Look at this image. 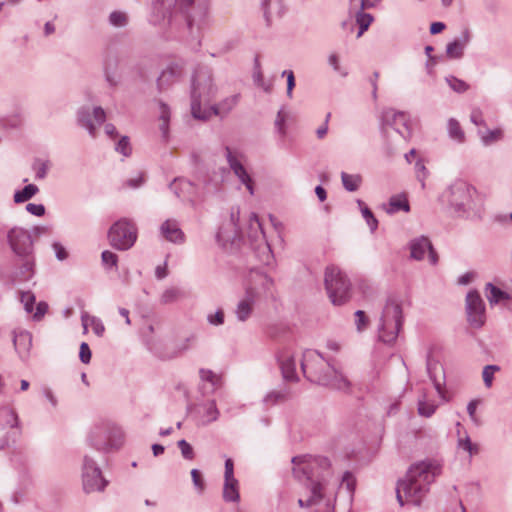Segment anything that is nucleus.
Wrapping results in <instances>:
<instances>
[{"label":"nucleus","instance_id":"f257e3e1","mask_svg":"<svg viewBox=\"0 0 512 512\" xmlns=\"http://www.w3.org/2000/svg\"><path fill=\"white\" fill-rule=\"evenodd\" d=\"M305 378L315 384L338 390H346L350 383L322 354L316 350H306L301 360Z\"/></svg>","mask_w":512,"mask_h":512},{"label":"nucleus","instance_id":"f03ea898","mask_svg":"<svg viewBox=\"0 0 512 512\" xmlns=\"http://www.w3.org/2000/svg\"><path fill=\"white\" fill-rule=\"evenodd\" d=\"M441 474V465L434 460H425L412 465L405 479L400 480V489L407 502L420 506L429 491V486Z\"/></svg>","mask_w":512,"mask_h":512},{"label":"nucleus","instance_id":"7ed1b4c3","mask_svg":"<svg viewBox=\"0 0 512 512\" xmlns=\"http://www.w3.org/2000/svg\"><path fill=\"white\" fill-rule=\"evenodd\" d=\"M441 201L449 205L458 217H480L484 198L471 184L456 180L441 194Z\"/></svg>","mask_w":512,"mask_h":512},{"label":"nucleus","instance_id":"20e7f679","mask_svg":"<svg viewBox=\"0 0 512 512\" xmlns=\"http://www.w3.org/2000/svg\"><path fill=\"white\" fill-rule=\"evenodd\" d=\"M216 91L211 70L207 67L196 69L191 84V113L195 119L207 120L211 117V112L203 110L201 104L210 102Z\"/></svg>","mask_w":512,"mask_h":512},{"label":"nucleus","instance_id":"39448f33","mask_svg":"<svg viewBox=\"0 0 512 512\" xmlns=\"http://www.w3.org/2000/svg\"><path fill=\"white\" fill-rule=\"evenodd\" d=\"M157 5L164 18L168 17L171 20L180 15L189 29L199 25L206 15V7L195 4L194 0H157Z\"/></svg>","mask_w":512,"mask_h":512},{"label":"nucleus","instance_id":"423d86ee","mask_svg":"<svg viewBox=\"0 0 512 512\" xmlns=\"http://www.w3.org/2000/svg\"><path fill=\"white\" fill-rule=\"evenodd\" d=\"M403 313L401 304L394 298H389L383 308L378 326L379 341L393 344L402 329Z\"/></svg>","mask_w":512,"mask_h":512},{"label":"nucleus","instance_id":"0eeeda50","mask_svg":"<svg viewBox=\"0 0 512 512\" xmlns=\"http://www.w3.org/2000/svg\"><path fill=\"white\" fill-rule=\"evenodd\" d=\"M324 284L331 303L335 306L346 304L351 298V282L336 266L325 270Z\"/></svg>","mask_w":512,"mask_h":512},{"label":"nucleus","instance_id":"6e6552de","mask_svg":"<svg viewBox=\"0 0 512 512\" xmlns=\"http://www.w3.org/2000/svg\"><path fill=\"white\" fill-rule=\"evenodd\" d=\"M294 464L293 473L298 479L305 478L307 481L323 479L324 473L330 468V461L324 456H295L292 458Z\"/></svg>","mask_w":512,"mask_h":512},{"label":"nucleus","instance_id":"1a4fd4ad","mask_svg":"<svg viewBox=\"0 0 512 512\" xmlns=\"http://www.w3.org/2000/svg\"><path fill=\"white\" fill-rule=\"evenodd\" d=\"M88 440L96 450L106 451L110 448H118L121 445L123 432L117 425L103 422L91 430Z\"/></svg>","mask_w":512,"mask_h":512},{"label":"nucleus","instance_id":"9d476101","mask_svg":"<svg viewBox=\"0 0 512 512\" xmlns=\"http://www.w3.org/2000/svg\"><path fill=\"white\" fill-rule=\"evenodd\" d=\"M137 239L134 223L126 218L116 221L108 231V240L112 247L125 251L130 249Z\"/></svg>","mask_w":512,"mask_h":512},{"label":"nucleus","instance_id":"9b49d317","mask_svg":"<svg viewBox=\"0 0 512 512\" xmlns=\"http://www.w3.org/2000/svg\"><path fill=\"white\" fill-rule=\"evenodd\" d=\"M21 435L19 417L10 407H0V450L15 443Z\"/></svg>","mask_w":512,"mask_h":512},{"label":"nucleus","instance_id":"f8f14e48","mask_svg":"<svg viewBox=\"0 0 512 512\" xmlns=\"http://www.w3.org/2000/svg\"><path fill=\"white\" fill-rule=\"evenodd\" d=\"M82 484L86 493L102 492L108 485V481L103 478L96 462L87 455H85L83 459Z\"/></svg>","mask_w":512,"mask_h":512},{"label":"nucleus","instance_id":"ddd939ff","mask_svg":"<svg viewBox=\"0 0 512 512\" xmlns=\"http://www.w3.org/2000/svg\"><path fill=\"white\" fill-rule=\"evenodd\" d=\"M7 241L12 251L19 257L32 256L33 241L28 230L13 227L7 232Z\"/></svg>","mask_w":512,"mask_h":512},{"label":"nucleus","instance_id":"4468645a","mask_svg":"<svg viewBox=\"0 0 512 512\" xmlns=\"http://www.w3.org/2000/svg\"><path fill=\"white\" fill-rule=\"evenodd\" d=\"M381 124L383 130L392 127L405 140L411 137L409 117L405 112L396 111L393 108H386L381 113Z\"/></svg>","mask_w":512,"mask_h":512},{"label":"nucleus","instance_id":"2eb2a0df","mask_svg":"<svg viewBox=\"0 0 512 512\" xmlns=\"http://www.w3.org/2000/svg\"><path fill=\"white\" fill-rule=\"evenodd\" d=\"M466 314L469 324L476 329L481 328L486 320L485 303L476 290L466 295Z\"/></svg>","mask_w":512,"mask_h":512},{"label":"nucleus","instance_id":"dca6fc26","mask_svg":"<svg viewBox=\"0 0 512 512\" xmlns=\"http://www.w3.org/2000/svg\"><path fill=\"white\" fill-rule=\"evenodd\" d=\"M410 251L411 257L415 260L424 259L428 252L429 262L432 265H436L438 263V255L427 237L421 236L412 240L410 243Z\"/></svg>","mask_w":512,"mask_h":512},{"label":"nucleus","instance_id":"f3484780","mask_svg":"<svg viewBox=\"0 0 512 512\" xmlns=\"http://www.w3.org/2000/svg\"><path fill=\"white\" fill-rule=\"evenodd\" d=\"M258 296V292L253 287L246 289L245 296L238 302L235 314L239 321H246L253 312V307Z\"/></svg>","mask_w":512,"mask_h":512},{"label":"nucleus","instance_id":"a211bd4d","mask_svg":"<svg viewBox=\"0 0 512 512\" xmlns=\"http://www.w3.org/2000/svg\"><path fill=\"white\" fill-rule=\"evenodd\" d=\"M261 8L268 25L274 20L280 19L286 11L283 0H262Z\"/></svg>","mask_w":512,"mask_h":512},{"label":"nucleus","instance_id":"6ab92c4d","mask_svg":"<svg viewBox=\"0 0 512 512\" xmlns=\"http://www.w3.org/2000/svg\"><path fill=\"white\" fill-rule=\"evenodd\" d=\"M250 229L255 230L256 232L260 233V235L263 239V243L259 245V249L261 250L260 260L265 265H269L272 262L273 254L270 249V246L268 245V243L265 240V235H264V232L262 229V225L259 221L257 214H255V213H252L250 216Z\"/></svg>","mask_w":512,"mask_h":512},{"label":"nucleus","instance_id":"aec40b11","mask_svg":"<svg viewBox=\"0 0 512 512\" xmlns=\"http://www.w3.org/2000/svg\"><path fill=\"white\" fill-rule=\"evenodd\" d=\"M278 361L283 378L287 381H298L294 356L286 351L279 355Z\"/></svg>","mask_w":512,"mask_h":512},{"label":"nucleus","instance_id":"412c9836","mask_svg":"<svg viewBox=\"0 0 512 512\" xmlns=\"http://www.w3.org/2000/svg\"><path fill=\"white\" fill-rule=\"evenodd\" d=\"M183 74V67L179 64H171L166 67L157 79V85L160 90L167 88L170 84L177 81Z\"/></svg>","mask_w":512,"mask_h":512},{"label":"nucleus","instance_id":"4be33fe9","mask_svg":"<svg viewBox=\"0 0 512 512\" xmlns=\"http://www.w3.org/2000/svg\"><path fill=\"white\" fill-rule=\"evenodd\" d=\"M162 236L173 243H183L184 233L175 220H166L160 227Z\"/></svg>","mask_w":512,"mask_h":512},{"label":"nucleus","instance_id":"5701e85b","mask_svg":"<svg viewBox=\"0 0 512 512\" xmlns=\"http://www.w3.org/2000/svg\"><path fill=\"white\" fill-rule=\"evenodd\" d=\"M23 262L21 266L13 273L12 281L14 283H22L29 281L34 275V258L33 256L21 257Z\"/></svg>","mask_w":512,"mask_h":512},{"label":"nucleus","instance_id":"b1692460","mask_svg":"<svg viewBox=\"0 0 512 512\" xmlns=\"http://www.w3.org/2000/svg\"><path fill=\"white\" fill-rule=\"evenodd\" d=\"M470 41V32L466 29L462 32V35L459 39H455L454 41L447 44L446 54L449 58L459 59L463 55V50L465 46Z\"/></svg>","mask_w":512,"mask_h":512},{"label":"nucleus","instance_id":"393cba45","mask_svg":"<svg viewBox=\"0 0 512 512\" xmlns=\"http://www.w3.org/2000/svg\"><path fill=\"white\" fill-rule=\"evenodd\" d=\"M170 189L178 198L190 199L195 193V187L192 182L184 178H177L170 184Z\"/></svg>","mask_w":512,"mask_h":512},{"label":"nucleus","instance_id":"a878e982","mask_svg":"<svg viewBox=\"0 0 512 512\" xmlns=\"http://www.w3.org/2000/svg\"><path fill=\"white\" fill-rule=\"evenodd\" d=\"M13 343L18 354L25 356L32 346V335L28 331L15 332Z\"/></svg>","mask_w":512,"mask_h":512},{"label":"nucleus","instance_id":"bb28decb","mask_svg":"<svg viewBox=\"0 0 512 512\" xmlns=\"http://www.w3.org/2000/svg\"><path fill=\"white\" fill-rule=\"evenodd\" d=\"M365 9L352 8L349 5V14H355L356 24L359 26L357 37H361L363 33L369 28L374 18L370 13L364 12Z\"/></svg>","mask_w":512,"mask_h":512},{"label":"nucleus","instance_id":"cd10ccee","mask_svg":"<svg viewBox=\"0 0 512 512\" xmlns=\"http://www.w3.org/2000/svg\"><path fill=\"white\" fill-rule=\"evenodd\" d=\"M224 149L227 163L230 169L233 171V173L235 175L239 173L243 174V170L245 169L242 163V160L244 158L243 154L236 150H232L229 146H225Z\"/></svg>","mask_w":512,"mask_h":512},{"label":"nucleus","instance_id":"c85d7f7f","mask_svg":"<svg viewBox=\"0 0 512 512\" xmlns=\"http://www.w3.org/2000/svg\"><path fill=\"white\" fill-rule=\"evenodd\" d=\"M81 322L83 326L84 333H87L88 326L90 325L92 327L93 332L99 336L102 337L105 332V326L102 323V321L95 317L90 316L87 312H83L81 314Z\"/></svg>","mask_w":512,"mask_h":512},{"label":"nucleus","instance_id":"c756f323","mask_svg":"<svg viewBox=\"0 0 512 512\" xmlns=\"http://www.w3.org/2000/svg\"><path fill=\"white\" fill-rule=\"evenodd\" d=\"M199 413H201L203 424H210L216 421L220 414L216 406V402L214 400L208 401L200 405Z\"/></svg>","mask_w":512,"mask_h":512},{"label":"nucleus","instance_id":"7c9ffc66","mask_svg":"<svg viewBox=\"0 0 512 512\" xmlns=\"http://www.w3.org/2000/svg\"><path fill=\"white\" fill-rule=\"evenodd\" d=\"M239 94H235L225 98L218 105L212 106L207 111L211 112V115H227L238 103Z\"/></svg>","mask_w":512,"mask_h":512},{"label":"nucleus","instance_id":"2f4dec72","mask_svg":"<svg viewBox=\"0 0 512 512\" xmlns=\"http://www.w3.org/2000/svg\"><path fill=\"white\" fill-rule=\"evenodd\" d=\"M222 496L225 502L238 503L240 501L239 484L237 479H234V481H230V479L224 480Z\"/></svg>","mask_w":512,"mask_h":512},{"label":"nucleus","instance_id":"473e14b6","mask_svg":"<svg viewBox=\"0 0 512 512\" xmlns=\"http://www.w3.org/2000/svg\"><path fill=\"white\" fill-rule=\"evenodd\" d=\"M77 120H78V124L81 127L87 129V131L89 132V134L92 137L96 136V126L94 125V123L91 119V113H90L89 108L83 107V108L79 109V111L77 113Z\"/></svg>","mask_w":512,"mask_h":512},{"label":"nucleus","instance_id":"72a5a7b5","mask_svg":"<svg viewBox=\"0 0 512 512\" xmlns=\"http://www.w3.org/2000/svg\"><path fill=\"white\" fill-rule=\"evenodd\" d=\"M400 210L409 212L410 206L405 195L392 196L389 200L386 212L388 214H394Z\"/></svg>","mask_w":512,"mask_h":512},{"label":"nucleus","instance_id":"f704fd0d","mask_svg":"<svg viewBox=\"0 0 512 512\" xmlns=\"http://www.w3.org/2000/svg\"><path fill=\"white\" fill-rule=\"evenodd\" d=\"M485 295L490 305L499 303L501 300H507L508 294L492 283H487L485 287Z\"/></svg>","mask_w":512,"mask_h":512},{"label":"nucleus","instance_id":"c9c22d12","mask_svg":"<svg viewBox=\"0 0 512 512\" xmlns=\"http://www.w3.org/2000/svg\"><path fill=\"white\" fill-rule=\"evenodd\" d=\"M343 187L349 192L357 191L362 183V177L359 174L341 173Z\"/></svg>","mask_w":512,"mask_h":512},{"label":"nucleus","instance_id":"e433bc0d","mask_svg":"<svg viewBox=\"0 0 512 512\" xmlns=\"http://www.w3.org/2000/svg\"><path fill=\"white\" fill-rule=\"evenodd\" d=\"M117 60L110 59L105 63V78L110 86H117L120 81V76L116 72Z\"/></svg>","mask_w":512,"mask_h":512},{"label":"nucleus","instance_id":"4c0bfd02","mask_svg":"<svg viewBox=\"0 0 512 512\" xmlns=\"http://www.w3.org/2000/svg\"><path fill=\"white\" fill-rule=\"evenodd\" d=\"M253 81L254 83L262 88L266 93H270L272 90V85L270 83H266L264 81L263 73L261 71V65L259 58L256 57L254 60V72H253Z\"/></svg>","mask_w":512,"mask_h":512},{"label":"nucleus","instance_id":"58836bf2","mask_svg":"<svg viewBox=\"0 0 512 512\" xmlns=\"http://www.w3.org/2000/svg\"><path fill=\"white\" fill-rule=\"evenodd\" d=\"M39 191L38 187L34 184L26 185L22 190L16 191L14 194L15 203H23L31 199Z\"/></svg>","mask_w":512,"mask_h":512},{"label":"nucleus","instance_id":"ea45409f","mask_svg":"<svg viewBox=\"0 0 512 512\" xmlns=\"http://www.w3.org/2000/svg\"><path fill=\"white\" fill-rule=\"evenodd\" d=\"M448 133L450 138L459 143H462L465 140V133L462 130L459 122L454 118H450L448 121Z\"/></svg>","mask_w":512,"mask_h":512},{"label":"nucleus","instance_id":"a19ab883","mask_svg":"<svg viewBox=\"0 0 512 512\" xmlns=\"http://www.w3.org/2000/svg\"><path fill=\"white\" fill-rule=\"evenodd\" d=\"M323 479H314L309 480V489L311 492V495L309 498L313 499L314 502L317 504L323 499Z\"/></svg>","mask_w":512,"mask_h":512},{"label":"nucleus","instance_id":"79ce46f5","mask_svg":"<svg viewBox=\"0 0 512 512\" xmlns=\"http://www.w3.org/2000/svg\"><path fill=\"white\" fill-rule=\"evenodd\" d=\"M357 203L361 209L362 216L366 220L367 225L369 226L370 230L374 232L378 227V220L362 200H357Z\"/></svg>","mask_w":512,"mask_h":512},{"label":"nucleus","instance_id":"37998d69","mask_svg":"<svg viewBox=\"0 0 512 512\" xmlns=\"http://www.w3.org/2000/svg\"><path fill=\"white\" fill-rule=\"evenodd\" d=\"M182 296H183V292L180 289H178L176 287H171V288L166 289L162 293L160 301L162 304H170V303L176 302Z\"/></svg>","mask_w":512,"mask_h":512},{"label":"nucleus","instance_id":"c03bdc74","mask_svg":"<svg viewBox=\"0 0 512 512\" xmlns=\"http://www.w3.org/2000/svg\"><path fill=\"white\" fill-rule=\"evenodd\" d=\"M458 447L467 451L470 456H473L479 452V446L472 443L470 437L466 434L464 438L458 439Z\"/></svg>","mask_w":512,"mask_h":512},{"label":"nucleus","instance_id":"a18cd8bd","mask_svg":"<svg viewBox=\"0 0 512 512\" xmlns=\"http://www.w3.org/2000/svg\"><path fill=\"white\" fill-rule=\"evenodd\" d=\"M109 23L114 27H124L128 23V16L122 11H113L109 15Z\"/></svg>","mask_w":512,"mask_h":512},{"label":"nucleus","instance_id":"49530a36","mask_svg":"<svg viewBox=\"0 0 512 512\" xmlns=\"http://www.w3.org/2000/svg\"><path fill=\"white\" fill-rule=\"evenodd\" d=\"M446 82L449 85V87L457 93H464L469 88V85L466 82H464L461 79H458L455 76L446 77Z\"/></svg>","mask_w":512,"mask_h":512},{"label":"nucleus","instance_id":"de8ad7c7","mask_svg":"<svg viewBox=\"0 0 512 512\" xmlns=\"http://www.w3.org/2000/svg\"><path fill=\"white\" fill-rule=\"evenodd\" d=\"M159 108H160V120L162 121V123L160 124V130L163 132L164 135H166L167 130H168V123L170 120V109L166 104H164L162 102H160Z\"/></svg>","mask_w":512,"mask_h":512},{"label":"nucleus","instance_id":"09e8293b","mask_svg":"<svg viewBox=\"0 0 512 512\" xmlns=\"http://www.w3.org/2000/svg\"><path fill=\"white\" fill-rule=\"evenodd\" d=\"M20 301L21 303H23L24 308L28 313H31L33 311L36 298L31 291H22L20 293Z\"/></svg>","mask_w":512,"mask_h":512},{"label":"nucleus","instance_id":"8fccbe9b","mask_svg":"<svg viewBox=\"0 0 512 512\" xmlns=\"http://www.w3.org/2000/svg\"><path fill=\"white\" fill-rule=\"evenodd\" d=\"M499 370H500V367L497 365H487L484 367V369L482 371V377H483L484 384L487 388H490L492 386L494 373Z\"/></svg>","mask_w":512,"mask_h":512},{"label":"nucleus","instance_id":"3c124183","mask_svg":"<svg viewBox=\"0 0 512 512\" xmlns=\"http://www.w3.org/2000/svg\"><path fill=\"white\" fill-rule=\"evenodd\" d=\"M436 405L432 402H428L425 399L419 400L418 402V413L424 417H430L434 414Z\"/></svg>","mask_w":512,"mask_h":512},{"label":"nucleus","instance_id":"603ef678","mask_svg":"<svg viewBox=\"0 0 512 512\" xmlns=\"http://www.w3.org/2000/svg\"><path fill=\"white\" fill-rule=\"evenodd\" d=\"M115 150L125 157L130 156L132 148L130 145L129 138L127 136H122L120 140L117 142Z\"/></svg>","mask_w":512,"mask_h":512},{"label":"nucleus","instance_id":"864d4df0","mask_svg":"<svg viewBox=\"0 0 512 512\" xmlns=\"http://www.w3.org/2000/svg\"><path fill=\"white\" fill-rule=\"evenodd\" d=\"M33 170L36 174V179H44L47 175V171L49 168L48 161H42L40 159L35 160L33 163Z\"/></svg>","mask_w":512,"mask_h":512},{"label":"nucleus","instance_id":"5fc2aeb1","mask_svg":"<svg viewBox=\"0 0 512 512\" xmlns=\"http://www.w3.org/2000/svg\"><path fill=\"white\" fill-rule=\"evenodd\" d=\"M102 263L106 268H117L118 256L108 250H105L101 254Z\"/></svg>","mask_w":512,"mask_h":512},{"label":"nucleus","instance_id":"6e6d98bb","mask_svg":"<svg viewBox=\"0 0 512 512\" xmlns=\"http://www.w3.org/2000/svg\"><path fill=\"white\" fill-rule=\"evenodd\" d=\"M179 449L181 450V454L183 458L187 460H193L195 457V453L193 447L184 439L179 440L177 443Z\"/></svg>","mask_w":512,"mask_h":512},{"label":"nucleus","instance_id":"4d7b16f0","mask_svg":"<svg viewBox=\"0 0 512 512\" xmlns=\"http://www.w3.org/2000/svg\"><path fill=\"white\" fill-rule=\"evenodd\" d=\"M192 482L199 494H202L205 490V481L201 476L198 469L191 470Z\"/></svg>","mask_w":512,"mask_h":512},{"label":"nucleus","instance_id":"13d9d810","mask_svg":"<svg viewBox=\"0 0 512 512\" xmlns=\"http://www.w3.org/2000/svg\"><path fill=\"white\" fill-rule=\"evenodd\" d=\"M381 0H349L352 8L369 9L375 7Z\"/></svg>","mask_w":512,"mask_h":512},{"label":"nucleus","instance_id":"bf43d9fd","mask_svg":"<svg viewBox=\"0 0 512 512\" xmlns=\"http://www.w3.org/2000/svg\"><path fill=\"white\" fill-rule=\"evenodd\" d=\"M415 170L417 179L421 182L422 188L425 187V179L427 177L428 171L421 159L417 160L415 163Z\"/></svg>","mask_w":512,"mask_h":512},{"label":"nucleus","instance_id":"052dcab7","mask_svg":"<svg viewBox=\"0 0 512 512\" xmlns=\"http://www.w3.org/2000/svg\"><path fill=\"white\" fill-rule=\"evenodd\" d=\"M239 181L245 185L246 189L249 191L251 195L254 194L253 180L251 176L248 174L247 170H243V174L239 173L235 175Z\"/></svg>","mask_w":512,"mask_h":512},{"label":"nucleus","instance_id":"680f3d73","mask_svg":"<svg viewBox=\"0 0 512 512\" xmlns=\"http://www.w3.org/2000/svg\"><path fill=\"white\" fill-rule=\"evenodd\" d=\"M91 350L86 342H82L80 345L79 357L82 363L88 364L91 361Z\"/></svg>","mask_w":512,"mask_h":512},{"label":"nucleus","instance_id":"e2e57ef3","mask_svg":"<svg viewBox=\"0 0 512 512\" xmlns=\"http://www.w3.org/2000/svg\"><path fill=\"white\" fill-rule=\"evenodd\" d=\"M355 317H356L355 322H356L357 330L363 331L368 324V318L366 317L365 312L362 310H357L355 312Z\"/></svg>","mask_w":512,"mask_h":512},{"label":"nucleus","instance_id":"0e129e2a","mask_svg":"<svg viewBox=\"0 0 512 512\" xmlns=\"http://www.w3.org/2000/svg\"><path fill=\"white\" fill-rule=\"evenodd\" d=\"M282 76H286L287 77V96L289 98L292 97V91L295 87V77H294V73L292 70H284L282 72Z\"/></svg>","mask_w":512,"mask_h":512},{"label":"nucleus","instance_id":"69168bd1","mask_svg":"<svg viewBox=\"0 0 512 512\" xmlns=\"http://www.w3.org/2000/svg\"><path fill=\"white\" fill-rule=\"evenodd\" d=\"M502 137V131L500 129L489 130L486 135L482 136V141L484 144H489L493 141H496Z\"/></svg>","mask_w":512,"mask_h":512},{"label":"nucleus","instance_id":"338daca9","mask_svg":"<svg viewBox=\"0 0 512 512\" xmlns=\"http://www.w3.org/2000/svg\"><path fill=\"white\" fill-rule=\"evenodd\" d=\"M207 320L211 325H222L224 323V312L222 310H217L215 314L208 315Z\"/></svg>","mask_w":512,"mask_h":512},{"label":"nucleus","instance_id":"774afa93","mask_svg":"<svg viewBox=\"0 0 512 512\" xmlns=\"http://www.w3.org/2000/svg\"><path fill=\"white\" fill-rule=\"evenodd\" d=\"M26 210L35 216H43L45 214V207L42 204L29 203L26 205Z\"/></svg>","mask_w":512,"mask_h":512}]
</instances>
